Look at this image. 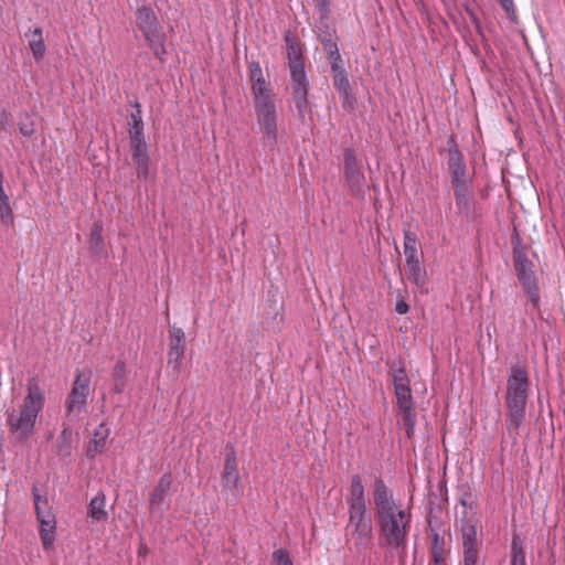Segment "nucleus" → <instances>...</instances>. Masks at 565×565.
I'll use <instances>...</instances> for the list:
<instances>
[{"label":"nucleus","instance_id":"nucleus-36","mask_svg":"<svg viewBox=\"0 0 565 565\" xmlns=\"http://www.w3.org/2000/svg\"><path fill=\"white\" fill-rule=\"evenodd\" d=\"M324 49H326L329 60L335 57L337 54H340L337 43H334L332 41H327L324 43Z\"/></svg>","mask_w":565,"mask_h":565},{"label":"nucleus","instance_id":"nucleus-35","mask_svg":"<svg viewBox=\"0 0 565 565\" xmlns=\"http://www.w3.org/2000/svg\"><path fill=\"white\" fill-rule=\"evenodd\" d=\"M438 536L435 535V544L431 548L433 559L435 565H441L444 563V548L438 546Z\"/></svg>","mask_w":565,"mask_h":565},{"label":"nucleus","instance_id":"nucleus-5","mask_svg":"<svg viewBox=\"0 0 565 565\" xmlns=\"http://www.w3.org/2000/svg\"><path fill=\"white\" fill-rule=\"evenodd\" d=\"M349 520L345 525V540L352 541L358 551L369 546L373 526L372 519L366 507L348 508Z\"/></svg>","mask_w":565,"mask_h":565},{"label":"nucleus","instance_id":"nucleus-41","mask_svg":"<svg viewBox=\"0 0 565 565\" xmlns=\"http://www.w3.org/2000/svg\"><path fill=\"white\" fill-rule=\"evenodd\" d=\"M500 2H501L502 8H503L508 13H513V12H514V3H513V0H500Z\"/></svg>","mask_w":565,"mask_h":565},{"label":"nucleus","instance_id":"nucleus-19","mask_svg":"<svg viewBox=\"0 0 565 565\" xmlns=\"http://www.w3.org/2000/svg\"><path fill=\"white\" fill-rule=\"evenodd\" d=\"M109 428L100 424L94 431L93 438L87 448V456L94 458L96 455L102 454L106 448V440L109 436Z\"/></svg>","mask_w":565,"mask_h":565},{"label":"nucleus","instance_id":"nucleus-31","mask_svg":"<svg viewBox=\"0 0 565 565\" xmlns=\"http://www.w3.org/2000/svg\"><path fill=\"white\" fill-rule=\"evenodd\" d=\"M333 85L340 95L348 99L350 96V83L345 70L332 74Z\"/></svg>","mask_w":565,"mask_h":565},{"label":"nucleus","instance_id":"nucleus-7","mask_svg":"<svg viewBox=\"0 0 565 565\" xmlns=\"http://www.w3.org/2000/svg\"><path fill=\"white\" fill-rule=\"evenodd\" d=\"M90 372L77 371L72 390L66 397L65 412L68 418L77 417L86 409L87 398L90 393Z\"/></svg>","mask_w":565,"mask_h":565},{"label":"nucleus","instance_id":"nucleus-29","mask_svg":"<svg viewBox=\"0 0 565 565\" xmlns=\"http://www.w3.org/2000/svg\"><path fill=\"white\" fill-rule=\"evenodd\" d=\"M126 364L122 361H118L111 372L114 391L116 393H122L126 387Z\"/></svg>","mask_w":565,"mask_h":565},{"label":"nucleus","instance_id":"nucleus-39","mask_svg":"<svg viewBox=\"0 0 565 565\" xmlns=\"http://www.w3.org/2000/svg\"><path fill=\"white\" fill-rule=\"evenodd\" d=\"M296 58L301 60V52L297 46L291 45L288 50L289 64L291 63V61H294Z\"/></svg>","mask_w":565,"mask_h":565},{"label":"nucleus","instance_id":"nucleus-25","mask_svg":"<svg viewBox=\"0 0 565 565\" xmlns=\"http://www.w3.org/2000/svg\"><path fill=\"white\" fill-rule=\"evenodd\" d=\"M416 244H417L416 236L408 231L405 232V234H404V254H405V259H406L405 266L420 262L418 253H417Z\"/></svg>","mask_w":565,"mask_h":565},{"label":"nucleus","instance_id":"nucleus-21","mask_svg":"<svg viewBox=\"0 0 565 565\" xmlns=\"http://www.w3.org/2000/svg\"><path fill=\"white\" fill-rule=\"evenodd\" d=\"M366 507L364 486L361 477L354 475L351 478L350 493L348 498V508Z\"/></svg>","mask_w":565,"mask_h":565},{"label":"nucleus","instance_id":"nucleus-6","mask_svg":"<svg viewBox=\"0 0 565 565\" xmlns=\"http://www.w3.org/2000/svg\"><path fill=\"white\" fill-rule=\"evenodd\" d=\"M221 486L224 500L227 504H236L244 493V484L242 482L236 452L233 448L226 452L224 458V467L221 472Z\"/></svg>","mask_w":565,"mask_h":565},{"label":"nucleus","instance_id":"nucleus-4","mask_svg":"<svg viewBox=\"0 0 565 565\" xmlns=\"http://www.w3.org/2000/svg\"><path fill=\"white\" fill-rule=\"evenodd\" d=\"M529 386L530 380L526 369L520 365L512 366L507 380L505 393V425L510 436H519L525 423Z\"/></svg>","mask_w":565,"mask_h":565},{"label":"nucleus","instance_id":"nucleus-11","mask_svg":"<svg viewBox=\"0 0 565 565\" xmlns=\"http://www.w3.org/2000/svg\"><path fill=\"white\" fill-rule=\"evenodd\" d=\"M186 348L185 333L181 328L172 327L169 333L168 366L180 372Z\"/></svg>","mask_w":565,"mask_h":565},{"label":"nucleus","instance_id":"nucleus-16","mask_svg":"<svg viewBox=\"0 0 565 565\" xmlns=\"http://www.w3.org/2000/svg\"><path fill=\"white\" fill-rule=\"evenodd\" d=\"M455 191L456 204L460 212L468 213L472 201L471 180L451 183Z\"/></svg>","mask_w":565,"mask_h":565},{"label":"nucleus","instance_id":"nucleus-34","mask_svg":"<svg viewBox=\"0 0 565 565\" xmlns=\"http://www.w3.org/2000/svg\"><path fill=\"white\" fill-rule=\"evenodd\" d=\"M147 41L149 42V45L153 50L154 55L159 58H162V55L166 54V49L163 40L160 36L159 32L156 34V36H152V40Z\"/></svg>","mask_w":565,"mask_h":565},{"label":"nucleus","instance_id":"nucleus-38","mask_svg":"<svg viewBox=\"0 0 565 565\" xmlns=\"http://www.w3.org/2000/svg\"><path fill=\"white\" fill-rule=\"evenodd\" d=\"M330 64L332 74L338 73L339 71H344L342 67V58L340 54H337L335 57L331 58Z\"/></svg>","mask_w":565,"mask_h":565},{"label":"nucleus","instance_id":"nucleus-8","mask_svg":"<svg viewBox=\"0 0 565 565\" xmlns=\"http://www.w3.org/2000/svg\"><path fill=\"white\" fill-rule=\"evenodd\" d=\"M344 164L343 178L344 184L350 190L351 194L356 198H364L367 183L365 175L362 171L361 164L358 161L355 151L352 148L344 150Z\"/></svg>","mask_w":565,"mask_h":565},{"label":"nucleus","instance_id":"nucleus-22","mask_svg":"<svg viewBox=\"0 0 565 565\" xmlns=\"http://www.w3.org/2000/svg\"><path fill=\"white\" fill-rule=\"evenodd\" d=\"M33 500L36 512V518L40 525L44 524V522H54L56 521L55 514L52 511V508L49 505L46 499H43L38 492L36 489H33Z\"/></svg>","mask_w":565,"mask_h":565},{"label":"nucleus","instance_id":"nucleus-14","mask_svg":"<svg viewBox=\"0 0 565 565\" xmlns=\"http://www.w3.org/2000/svg\"><path fill=\"white\" fill-rule=\"evenodd\" d=\"M137 24L145 35L146 40H152L158 33V20L149 7H142L137 10Z\"/></svg>","mask_w":565,"mask_h":565},{"label":"nucleus","instance_id":"nucleus-24","mask_svg":"<svg viewBox=\"0 0 565 565\" xmlns=\"http://www.w3.org/2000/svg\"><path fill=\"white\" fill-rule=\"evenodd\" d=\"M390 374L393 380L394 388L409 386V377L402 360L393 361L390 364Z\"/></svg>","mask_w":565,"mask_h":565},{"label":"nucleus","instance_id":"nucleus-42","mask_svg":"<svg viewBox=\"0 0 565 565\" xmlns=\"http://www.w3.org/2000/svg\"><path fill=\"white\" fill-rule=\"evenodd\" d=\"M9 120V114L4 110H0V131L6 127Z\"/></svg>","mask_w":565,"mask_h":565},{"label":"nucleus","instance_id":"nucleus-10","mask_svg":"<svg viewBox=\"0 0 565 565\" xmlns=\"http://www.w3.org/2000/svg\"><path fill=\"white\" fill-rule=\"evenodd\" d=\"M396 404L399 409L401 423L406 429V434L411 437L414 433L416 423V413L412 396L411 386L394 388Z\"/></svg>","mask_w":565,"mask_h":565},{"label":"nucleus","instance_id":"nucleus-3","mask_svg":"<svg viewBox=\"0 0 565 565\" xmlns=\"http://www.w3.org/2000/svg\"><path fill=\"white\" fill-rule=\"evenodd\" d=\"M44 403V392L38 380L30 379L22 403L7 413V426L15 440L26 441L35 433L36 419Z\"/></svg>","mask_w":565,"mask_h":565},{"label":"nucleus","instance_id":"nucleus-45","mask_svg":"<svg viewBox=\"0 0 565 565\" xmlns=\"http://www.w3.org/2000/svg\"><path fill=\"white\" fill-rule=\"evenodd\" d=\"M71 436V431L68 429H63L62 431V437L64 439L68 438Z\"/></svg>","mask_w":565,"mask_h":565},{"label":"nucleus","instance_id":"nucleus-2","mask_svg":"<svg viewBox=\"0 0 565 565\" xmlns=\"http://www.w3.org/2000/svg\"><path fill=\"white\" fill-rule=\"evenodd\" d=\"M252 100L255 121L263 143L275 148L278 143L280 130L277 95L271 84L265 78L259 62L248 64Z\"/></svg>","mask_w":565,"mask_h":565},{"label":"nucleus","instance_id":"nucleus-15","mask_svg":"<svg viewBox=\"0 0 565 565\" xmlns=\"http://www.w3.org/2000/svg\"><path fill=\"white\" fill-rule=\"evenodd\" d=\"M448 168L451 174V183L470 180L463 163V157L457 147L448 151Z\"/></svg>","mask_w":565,"mask_h":565},{"label":"nucleus","instance_id":"nucleus-26","mask_svg":"<svg viewBox=\"0 0 565 565\" xmlns=\"http://www.w3.org/2000/svg\"><path fill=\"white\" fill-rule=\"evenodd\" d=\"M407 278L418 287H424L427 284V271L420 262L405 266Z\"/></svg>","mask_w":565,"mask_h":565},{"label":"nucleus","instance_id":"nucleus-13","mask_svg":"<svg viewBox=\"0 0 565 565\" xmlns=\"http://www.w3.org/2000/svg\"><path fill=\"white\" fill-rule=\"evenodd\" d=\"M134 163L136 166L137 177L146 179L149 174V156L147 143L143 137H129Z\"/></svg>","mask_w":565,"mask_h":565},{"label":"nucleus","instance_id":"nucleus-23","mask_svg":"<svg viewBox=\"0 0 565 565\" xmlns=\"http://www.w3.org/2000/svg\"><path fill=\"white\" fill-rule=\"evenodd\" d=\"M87 514L94 521L107 520L106 498L103 493H98L90 500Z\"/></svg>","mask_w":565,"mask_h":565},{"label":"nucleus","instance_id":"nucleus-12","mask_svg":"<svg viewBox=\"0 0 565 565\" xmlns=\"http://www.w3.org/2000/svg\"><path fill=\"white\" fill-rule=\"evenodd\" d=\"M462 558L463 565H477L479 561V541L477 527L466 523L462 529Z\"/></svg>","mask_w":565,"mask_h":565},{"label":"nucleus","instance_id":"nucleus-32","mask_svg":"<svg viewBox=\"0 0 565 565\" xmlns=\"http://www.w3.org/2000/svg\"><path fill=\"white\" fill-rule=\"evenodd\" d=\"M512 557L511 565H525V553L519 540L516 537L512 541Z\"/></svg>","mask_w":565,"mask_h":565},{"label":"nucleus","instance_id":"nucleus-17","mask_svg":"<svg viewBox=\"0 0 565 565\" xmlns=\"http://www.w3.org/2000/svg\"><path fill=\"white\" fill-rule=\"evenodd\" d=\"M172 486V477L170 473H164L159 479L157 486L150 493V508L153 509L163 503L164 499L170 492Z\"/></svg>","mask_w":565,"mask_h":565},{"label":"nucleus","instance_id":"nucleus-30","mask_svg":"<svg viewBox=\"0 0 565 565\" xmlns=\"http://www.w3.org/2000/svg\"><path fill=\"white\" fill-rule=\"evenodd\" d=\"M136 111L130 114L129 137H143L142 111L139 103L135 104Z\"/></svg>","mask_w":565,"mask_h":565},{"label":"nucleus","instance_id":"nucleus-1","mask_svg":"<svg viewBox=\"0 0 565 565\" xmlns=\"http://www.w3.org/2000/svg\"><path fill=\"white\" fill-rule=\"evenodd\" d=\"M375 520L380 531V544L404 551L411 531L412 513L395 502L393 493L382 479L373 486Z\"/></svg>","mask_w":565,"mask_h":565},{"label":"nucleus","instance_id":"nucleus-9","mask_svg":"<svg viewBox=\"0 0 565 565\" xmlns=\"http://www.w3.org/2000/svg\"><path fill=\"white\" fill-rule=\"evenodd\" d=\"M514 267L519 281L526 291L531 303L535 309H539L540 296L534 273L532 270V263L524 255L515 253Z\"/></svg>","mask_w":565,"mask_h":565},{"label":"nucleus","instance_id":"nucleus-44","mask_svg":"<svg viewBox=\"0 0 565 565\" xmlns=\"http://www.w3.org/2000/svg\"><path fill=\"white\" fill-rule=\"evenodd\" d=\"M20 131L24 136H31L34 131L32 126H21Z\"/></svg>","mask_w":565,"mask_h":565},{"label":"nucleus","instance_id":"nucleus-18","mask_svg":"<svg viewBox=\"0 0 565 565\" xmlns=\"http://www.w3.org/2000/svg\"><path fill=\"white\" fill-rule=\"evenodd\" d=\"M24 36L29 41V46L35 61H40L44 57L46 46L43 40V32L40 26L29 30L24 33Z\"/></svg>","mask_w":565,"mask_h":565},{"label":"nucleus","instance_id":"nucleus-33","mask_svg":"<svg viewBox=\"0 0 565 565\" xmlns=\"http://www.w3.org/2000/svg\"><path fill=\"white\" fill-rule=\"evenodd\" d=\"M271 558H273V565H294V563L289 556V553L284 548L274 551Z\"/></svg>","mask_w":565,"mask_h":565},{"label":"nucleus","instance_id":"nucleus-27","mask_svg":"<svg viewBox=\"0 0 565 565\" xmlns=\"http://www.w3.org/2000/svg\"><path fill=\"white\" fill-rule=\"evenodd\" d=\"M55 530H56V521L54 522H44V524L40 525V537L45 551H51L54 547L55 541Z\"/></svg>","mask_w":565,"mask_h":565},{"label":"nucleus","instance_id":"nucleus-20","mask_svg":"<svg viewBox=\"0 0 565 565\" xmlns=\"http://www.w3.org/2000/svg\"><path fill=\"white\" fill-rule=\"evenodd\" d=\"M291 88L294 90H308V82L302 60L296 58L289 64Z\"/></svg>","mask_w":565,"mask_h":565},{"label":"nucleus","instance_id":"nucleus-37","mask_svg":"<svg viewBox=\"0 0 565 565\" xmlns=\"http://www.w3.org/2000/svg\"><path fill=\"white\" fill-rule=\"evenodd\" d=\"M90 242L96 245H100L103 243L102 231L98 225H95L90 232Z\"/></svg>","mask_w":565,"mask_h":565},{"label":"nucleus","instance_id":"nucleus-43","mask_svg":"<svg viewBox=\"0 0 565 565\" xmlns=\"http://www.w3.org/2000/svg\"><path fill=\"white\" fill-rule=\"evenodd\" d=\"M315 2L321 11H326L328 9L329 0H315Z\"/></svg>","mask_w":565,"mask_h":565},{"label":"nucleus","instance_id":"nucleus-28","mask_svg":"<svg viewBox=\"0 0 565 565\" xmlns=\"http://www.w3.org/2000/svg\"><path fill=\"white\" fill-rule=\"evenodd\" d=\"M291 99L296 106L299 118L303 120L310 109V103L308 100V90H294L291 93Z\"/></svg>","mask_w":565,"mask_h":565},{"label":"nucleus","instance_id":"nucleus-40","mask_svg":"<svg viewBox=\"0 0 565 565\" xmlns=\"http://www.w3.org/2000/svg\"><path fill=\"white\" fill-rule=\"evenodd\" d=\"M408 310H409V306L406 303V301L399 300V301L396 302L395 311L398 315H405V313L408 312Z\"/></svg>","mask_w":565,"mask_h":565}]
</instances>
